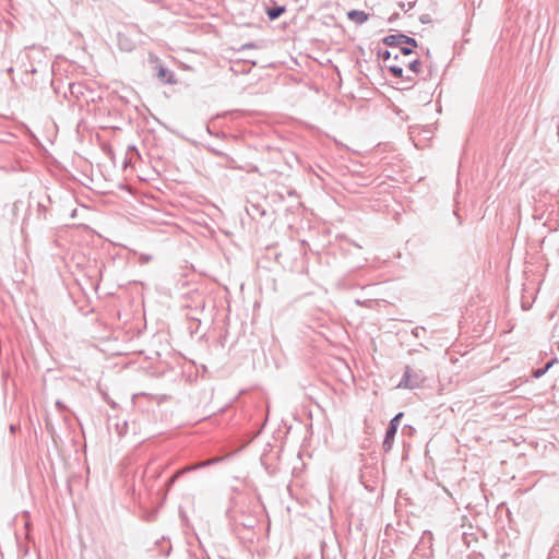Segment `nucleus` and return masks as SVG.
Listing matches in <instances>:
<instances>
[{
  "label": "nucleus",
  "instance_id": "obj_22",
  "mask_svg": "<svg viewBox=\"0 0 559 559\" xmlns=\"http://www.w3.org/2000/svg\"><path fill=\"white\" fill-rule=\"evenodd\" d=\"M399 17V13H394L393 15H391V17L389 19V22H393V20H396Z\"/></svg>",
  "mask_w": 559,
  "mask_h": 559
},
{
  "label": "nucleus",
  "instance_id": "obj_2",
  "mask_svg": "<svg viewBox=\"0 0 559 559\" xmlns=\"http://www.w3.org/2000/svg\"><path fill=\"white\" fill-rule=\"evenodd\" d=\"M402 417H403V413H399L389 423V427L386 428L385 437H384V440L382 443L383 450L385 452H389L392 449L394 438H395V435H396V431H397V428L400 425V420Z\"/></svg>",
  "mask_w": 559,
  "mask_h": 559
},
{
  "label": "nucleus",
  "instance_id": "obj_15",
  "mask_svg": "<svg viewBox=\"0 0 559 559\" xmlns=\"http://www.w3.org/2000/svg\"><path fill=\"white\" fill-rule=\"evenodd\" d=\"M413 52H414V51H413V49H412L411 47H401V48H400V55H401L402 57L409 56V55H412Z\"/></svg>",
  "mask_w": 559,
  "mask_h": 559
},
{
  "label": "nucleus",
  "instance_id": "obj_16",
  "mask_svg": "<svg viewBox=\"0 0 559 559\" xmlns=\"http://www.w3.org/2000/svg\"><path fill=\"white\" fill-rule=\"evenodd\" d=\"M151 260H152V255H150V254H141L140 255L141 264L148 263Z\"/></svg>",
  "mask_w": 559,
  "mask_h": 559
},
{
  "label": "nucleus",
  "instance_id": "obj_10",
  "mask_svg": "<svg viewBox=\"0 0 559 559\" xmlns=\"http://www.w3.org/2000/svg\"><path fill=\"white\" fill-rule=\"evenodd\" d=\"M157 76L165 83H175L174 73L163 66L158 67Z\"/></svg>",
  "mask_w": 559,
  "mask_h": 559
},
{
  "label": "nucleus",
  "instance_id": "obj_13",
  "mask_svg": "<svg viewBox=\"0 0 559 559\" xmlns=\"http://www.w3.org/2000/svg\"><path fill=\"white\" fill-rule=\"evenodd\" d=\"M554 364V360H550L548 361L544 368H538L536 370L533 371L532 376L536 379L543 377L547 371L548 369L552 366Z\"/></svg>",
  "mask_w": 559,
  "mask_h": 559
},
{
  "label": "nucleus",
  "instance_id": "obj_12",
  "mask_svg": "<svg viewBox=\"0 0 559 559\" xmlns=\"http://www.w3.org/2000/svg\"><path fill=\"white\" fill-rule=\"evenodd\" d=\"M388 70L390 71V73L396 78V79H402L403 78V67L401 64H390L388 66Z\"/></svg>",
  "mask_w": 559,
  "mask_h": 559
},
{
  "label": "nucleus",
  "instance_id": "obj_18",
  "mask_svg": "<svg viewBox=\"0 0 559 559\" xmlns=\"http://www.w3.org/2000/svg\"><path fill=\"white\" fill-rule=\"evenodd\" d=\"M420 22L424 23V24L429 23L430 22V16L428 14L421 15L420 16Z\"/></svg>",
  "mask_w": 559,
  "mask_h": 559
},
{
  "label": "nucleus",
  "instance_id": "obj_3",
  "mask_svg": "<svg viewBox=\"0 0 559 559\" xmlns=\"http://www.w3.org/2000/svg\"><path fill=\"white\" fill-rule=\"evenodd\" d=\"M219 459H215V460H206V461H203V462H200L198 464H194V465H189V466H186L179 471H177L167 481L166 484V489L167 491L171 488V486L175 484V481L183 474L186 473H189V472H192V471H197L199 468H202V467H205V466H210L211 464H213L214 462H217Z\"/></svg>",
  "mask_w": 559,
  "mask_h": 559
},
{
  "label": "nucleus",
  "instance_id": "obj_8",
  "mask_svg": "<svg viewBox=\"0 0 559 559\" xmlns=\"http://www.w3.org/2000/svg\"><path fill=\"white\" fill-rule=\"evenodd\" d=\"M141 158V155L138 148L134 145H128L126 150V156L122 162L123 166L127 167L129 165H133L138 159Z\"/></svg>",
  "mask_w": 559,
  "mask_h": 559
},
{
  "label": "nucleus",
  "instance_id": "obj_21",
  "mask_svg": "<svg viewBox=\"0 0 559 559\" xmlns=\"http://www.w3.org/2000/svg\"><path fill=\"white\" fill-rule=\"evenodd\" d=\"M56 405H57V407L59 409H64L66 408L64 405L60 401H57Z\"/></svg>",
  "mask_w": 559,
  "mask_h": 559
},
{
  "label": "nucleus",
  "instance_id": "obj_6",
  "mask_svg": "<svg viewBox=\"0 0 559 559\" xmlns=\"http://www.w3.org/2000/svg\"><path fill=\"white\" fill-rule=\"evenodd\" d=\"M430 128L429 127H420V126H413L409 127V140H414L417 136H421L420 140H431L432 136L430 135Z\"/></svg>",
  "mask_w": 559,
  "mask_h": 559
},
{
  "label": "nucleus",
  "instance_id": "obj_24",
  "mask_svg": "<svg viewBox=\"0 0 559 559\" xmlns=\"http://www.w3.org/2000/svg\"><path fill=\"white\" fill-rule=\"evenodd\" d=\"M206 130H207V132H209L210 134H212V131H211V129H210V127H209V126L206 127Z\"/></svg>",
  "mask_w": 559,
  "mask_h": 559
},
{
  "label": "nucleus",
  "instance_id": "obj_23",
  "mask_svg": "<svg viewBox=\"0 0 559 559\" xmlns=\"http://www.w3.org/2000/svg\"><path fill=\"white\" fill-rule=\"evenodd\" d=\"M243 525H245V526H247V527H253V523H252V522H250V523H243Z\"/></svg>",
  "mask_w": 559,
  "mask_h": 559
},
{
  "label": "nucleus",
  "instance_id": "obj_20",
  "mask_svg": "<svg viewBox=\"0 0 559 559\" xmlns=\"http://www.w3.org/2000/svg\"><path fill=\"white\" fill-rule=\"evenodd\" d=\"M100 144H102V147H103L104 151L108 150V152L110 153V150L108 148V145H107L106 142H100Z\"/></svg>",
  "mask_w": 559,
  "mask_h": 559
},
{
  "label": "nucleus",
  "instance_id": "obj_7",
  "mask_svg": "<svg viewBox=\"0 0 559 559\" xmlns=\"http://www.w3.org/2000/svg\"><path fill=\"white\" fill-rule=\"evenodd\" d=\"M394 61H396L397 63L396 64H401L402 67L405 66L407 67L412 72L414 73H419L420 72V66H421V62L419 61V59H414L412 61H406L404 59V57H400V55H394L393 57Z\"/></svg>",
  "mask_w": 559,
  "mask_h": 559
},
{
  "label": "nucleus",
  "instance_id": "obj_4",
  "mask_svg": "<svg viewBox=\"0 0 559 559\" xmlns=\"http://www.w3.org/2000/svg\"><path fill=\"white\" fill-rule=\"evenodd\" d=\"M219 459H215V460H206V461H203V462H200L198 464H194V465H189V466H186L179 471H177L167 481L166 484V489L167 491L171 488V486L175 484V481L183 474L186 473H189V472H192V471H197L199 468H202V467H205V466H210L211 464H213L214 462H217Z\"/></svg>",
  "mask_w": 559,
  "mask_h": 559
},
{
  "label": "nucleus",
  "instance_id": "obj_9",
  "mask_svg": "<svg viewBox=\"0 0 559 559\" xmlns=\"http://www.w3.org/2000/svg\"><path fill=\"white\" fill-rule=\"evenodd\" d=\"M347 17L352 22L360 25L369 20V14L360 10H350L347 12Z\"/></svg>",
  "mask_w": 559,
  "mask_h": 559
},
{
  "label": "nucleus",
  "instance_id": "obj_11",
  "mask_svg": "<svg viewBox=\"0 0 559 559\" xmlns=\"http://www.w3.org/2000/svg\"><path fill=\"white\" fill-rule=\"evenodd\" d=\"M285 12V7L275 5L272 8H267L266 14L271 21L278 19Z\"/></svg>",
  "mask_w": 559,
  "mask_h": 559
},
{
  "label": "nucleus",
  "instance_id": "obj_1",
  "mask_svg": "<svg viewBox=\"0 0 559 559\" xmlns=\"http://www.w3.org/2000/svg\"><path fill=\"white\" fill-rule=\"evenodd\" d=\"M426 377L424 374V370L420 368H414L411 366H406L404 370V374L401 381L397 384L399 389H409L414 390L420 388L425 382Z\"/></svg>",
  "mask_w": 559,
  "mask_h": 559
},
{
  "label": "nucleus",
  "instance_id": "obj_5",
  "mask_svg": "<svg viewBox=\"0 0 559 559\" xmlns=\"http://www.w3.org/2000/svg\"><path fill=\"white\" fill-rule=\"evenodd\" d=\"M383 44L389 47H397L402 44L409 45L411 47H417L418 43L415 38L406 36L404 34L388 35L382 39Z\"/></svg>",
  "mask_w": 559,
  "mask_h": 559
},
{
  "label": "nucleus",
  "instance_id": "obj_19",
  "mask_svg": "<svg viewBox=\"0 0 559 559\" xmlns=\"http://www.w3.org/2000/svg\"><path fill=\"white\" fill-rule=\"evenodd\" d=\"M207 148L217 155H224V153L222 151H219L218 148H215L213 146H209Z\"/></svg>",
  "mask_w": 559,
  "mask_h": 559
},
{
  "label": "nucleus",
  "instance_id": "obj_14",
  "mask_svg": "<svg viewBox=\"0 0 559 559\" xmlns=\"http://www.w3.org/2000/svg\"><path fill=\"white\" fill-rule=\"evenodd\" d=\"M378 55L383 61H388L392 58V52L390 50H380Z\"/></svg>",
  "mask_w": 559,
  "mask_h": 559
},
{
  "label": "nucleus",
  "instance_id": "obj_17",
  "mask_svg": "<svg viewBox=\"0 0 559 559\" xmlns=\"http://www.w3.org/2000/svg\"><path fill=\"white\" fill-rule=\"evenodd\" d=\"M251 48H255V44L253 43H247V44H243L239 50H245V49H251Z\"/></svg>",
  "mask_w": 559,
  "mask_h": 559
}]
</instances>
